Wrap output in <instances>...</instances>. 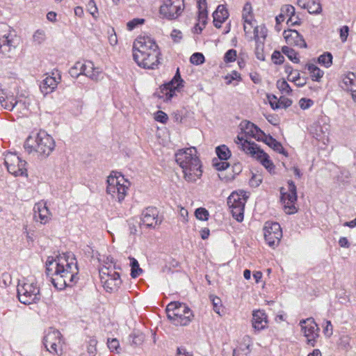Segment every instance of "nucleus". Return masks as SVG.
Wrapping results in <instances>:
<instances>
[{
    "mask_svg": "<svg viewBox=\"0 0 356 356\" xmlns=\"http://www.w3.org/2000/svg\"><path fill=\"white\" fill-rule=\"evenodd\" d=\"M271 58L275 64H282L284 60V56L278 51H275L273 53Z\"/></svg>",
    "mask_w": 356,
    "mask_h": 356,
    "instance_id": "obj_53",
    "label": "nucleus"
},
{
    "mask_svg": "<svg viewBox=\"0 0 356 356\" xmlns=\"http://www.w3.org/2000/svg\"><path fill=\"white\" fill-rule=\"evenodd\" d=\"M318 62L325 67H330L332 63V54L330 52H325L318 58Z\"/></svg>",
    "mask_w": 356,
    "mask_h": 356,
    "instance_id": "obj_38",
    "label": "nucleus"
},
{
    "mask_svg": "<svg viewBox=\"0 0 356 356\" xmlns=\"http://www.w3.org/2000/svg\"><path fill=\"white\" fill-rule=\"evenodd\" d=\"M97 343V341L95 339H90L88 341L87 350L88 354L90 355L91 356H95Z\"/></svg>",
    "mask_w": 356,
    "mask_h": 356,
    "instance_id": "obj_46",
    "label": "nucleus"
},
{
    "mask_svg": "<svg viewBox=\"0 0 356 356\" xmlns=\"http://www.w3.org/2000/svg\"><path fill=\"white\" fill-rule=\"evenodd\" d=\"M349 28L348 26H343L339 29V36L342 42H345L347 40L348 36Z\"/></svg>",
    "mask_w": 356,
    "mask_h": 356,
    "instance_id": "obj_55",
    "label": "nucleus"
},
{
    "mask_svg": "<svg viewBox=\"0 0 356 356\" xmlns=\"http://www.w3.org/2000/svg\"><path fill=\"white\" fill-rule=\"evenodd\" d=\"M99 275L104 288L107 292H115L121 285L120 274L115 271H110L108 267H102L99 270Z\"/></svg>",
    "mask_w": 356,
    "mask_h": 356,
    "instance_id": "obj_12",
    "label": "nucleus"
},
{
    "mask_svg": "<svg viewBox=\"0 0 356 356\" xmlns=\"http://www.w3.org/2000/svg\"><path fill=\"white\" fill-rule=\"evenodd\" d=\"M46 273L56 289L62 290L66 286H72L79 280L76 259L70 253L56 259L49 257L46 262Z\"/></svg>",
    "mask_w": 356,
    "mask_h": 356,
    "instance_id": "obj_1",
    "label": "nucleus"
},
{
    "mask_svg": "<svg viewBox=\"0 0 356 356\" xmlns=\"http://www.w3.org/2000/svg\"><path fill=\"white\" fill-rule=\"evenodd\" d=\"M314 104L313 100L307 98H302L299 101L300 107L303 109H307Z\"/></svg>",
    "mask_w": 356,
    "mask_h": 356,
    "instance_id": "obj_54",
    "label": "nucleus"
},
{
    "mask_svg": "<svg viewBox=\"0 0 356 356\" xmlns=\"http://www.w3.org/2000/svg\"><path fill=\"white\" fill-rule=\"evenodd\" d=\"M144 21L145 20L143 19H139V18H135V19L129 21L127 24L128 30L131 31V30L134 29L138 24H143Z\"/></svg>",
    "mask_w": 356,
    "mask_h": 356,
    "instance_id": "obj_52",
    "label": "nucleus"
},
{
    "mask_svg": "<svg viewBox=\"0 0 356 356\" xmlns=\"http://www.w3.org/2000/svg\"><path fill=\"white\" fill-rule=\"evenodd\" d=\"M20 42L16 31L5 23H0V54L11 57Z\"/></svg>",
    "mask_w": 356,
    "mask_h": 356,
    "instance_id": "obj_5",
    "label": "nucleus"
},
{
    "mask_svg": "<svg viewBox=\"0 0 356 356\" xmlns=\"http://www.w3.org/2000/svg\"><path fill=\"white\" fill-rule=\"evenodd\" d=\"M339 86L343 90L350 92L353 99L356 102V75L354 73L343 74L339 81Z\"/></svg>",
    "mask_w": 356,
    "mask_h": 356,
    "instance_id": "obj_18",
    "label": "nucleus"
},
{
    "mask_svg": "<svg viewBox=\"0 0 356 356\" xmlns=\"http://www.w3.org/2000/svg\"><path fill=\"white\" fill-rule=\"evenodd\" d=\"M190 61L194 65H200L204 62V57L201 53H194L191 56Z\"/></svg>",
    "mask_w": 356,
    "mask_h": 356,
    "instance_id": "obj_44",
    "label": "nucleus"
},
{
    "mask_svg": "<svg viewBox=\"0 0 356 356\" xmlns=\"http://www.w3.org/2000/svg\"><path fill=\"white\" fill-rule=\"evenodd\" d=\"M267 316L263 310L253 311L252 325L256 331H261L267 327Z\"/></svg>",
    "mask_w": 356,
    "mask_h": 356,
    "instance_id": "obj_23",
    "label": "nucleus"
},
{
    "mask_svg": "<svg viewBox=\"0 0 356 356\" xmlns=\"http://www.w3.org/2000/svg\"><path fill=\"white\" fill-rule=\"evenodd\" d=\"M61 334L58 330H49L43 339V343L47 350H49V345L52 343H60Z\"/></svg>",
    "mask_w": 356,
    "mask_h": 356,
    "instance_id": "obj_27",
    "label": "nucleus"
},
{
    "mask_svg": "<svg viewBox=\"0 0 356 356\" xmlns=\"http://www.w3.org/2000/svg\"><path fill=\"white\" fill-rule=\"evenodd\" d=\"M17 291L19 300L24 305L36 303L40 300V289L34 280H19Z\"/></svg>",
    "mask_w": 356,
    "mask_h": 356,
    "instance_id": "obj_8",
    "label": "nucleus"
},
{
    "mask_svg": "<svg viewBox=\"0 0 356 356\" xmlns=\"http://www.w3.org/2000/svg\"><path fill=\"white\" fill-rule=\"evenodd\" d=\"M244 348L239 347L234 349L233 351V356H248L250 352V346H251V339L249 336L243 337Z\"/></svg>",
    "mask_w": 356,
    "mask_h": 356,
    "instance_id": "obj_30",
    "label": "nucleus"
},
{
    "mask_svg": "<svg viewBox=\"0 0 356 356\" xmlns=\"http://www.w3.org/2000/svg\"><path fill=\"white\" fill-rule=\"evenodd\" d=\"M5 165L8 171L17 176H27V170L26 168V162L22 160L21 158L15 153L8 152L5 156Z\"/></svg>",
    "mask_w": 356,
    "mask_h": 356,
    "instance_id": "obj_13",
    "label": "nucleus"
},
{
    "mask_svg": "<svg viewBox=\"0 0 356 356\" xmlns=\"http://www.w3.org/2000/svg\"><path fill=\"white\" fill-rule=\"evenodd\" d=\"M277 88L278 90L283 94L290 95L292 92V89L291 88L289 83L284 79H280L277 81Z\"/></svg>",
    "mask_w": 356,
    "mask_h": 356,
    "instance_id": "obj_39",
    "label": "nucleus"
},
{
    "mask_svg": "<svg viewBox=\"0 0 356 356\" xmlns=\"http://www.w3.org/2000/svg\"><path fill=\"white\" fill-rule=\"evenodd\" d=\"M183 80L181 78L179 69L171 81L165 84L163 88L161 89L160 92L162 95H159V97H164L166 101L170 100L175 95L176 90L180 87H182Z\"/></svg>",
    "mask_w": 356,
    "mask_h": 356,
    "instance_id": "obj_17",
    "label": "nucleus"
},
{
    "mask_svg": "<svg viewBox=\"0 0 356 356\" xmlns=\"http://www.w3.org/2000/svg\"><path fill=\"white\" fill-rule=\"evenodd\" d=\"M108 347L111 351H116L118 353V349L120 348V343L118 339H108Z\"/></svg>",
    "mask_w": 356,
    "mask_h": 356,
    "instance_id": "obj_49",
    "label": "nucleus"
},
{
    "mask_svg": "<svg viewBox=\"0 0 356 356\" xmlns=\"http://www.w3.org/2000/svg\"><path fill=\"white\" fill-rule=\"evenodd\" d=\"M229 13L224 5H219L213 13V24L220 28L222 24L228 18Z\"/></svg>",
    "mask_w": 356,
    "mask_h": 356,
    "instance_id": "obj_25",
    "label": "nucleus"
},
{
    "mask_svg": "<svg viewBox=\"0 0 356 356\" xmlns=\"http://www.w3.org/2000/svg\"><path fill=\"white\" fill-rule=\"evenodd\" d=\"M45 40V33L44 31L38 30L33 35V40L38 44H41Z\"/></svg>",
    "mask_w": 356,
    "mask_h": 356,
    "instance_id": "obj_48",
    "label": "nucleus"
},
{
    "mask_svg": "<svg viewBox=\"0 0 356 356\" xmlns=\"http://www.w3.org/2000/svg\"><path fill=\"white\" fill-rule=\"evenodd\" d=\"M101 71L99 68L95 67L93 72L88 75V77L92 80L97 81L99 79Z\"/></svg>",
    "mask_w": 356,
    "mask_h": 356,
    "instance_id": "obj_61",
    "label": "nucleus"
},
{
    "mask_svg": "<svg viewBox=\"0 0 356 356\" xmlns=\"http://www.w3.org/2000/svg\"><path fill=\"white\" fill-rule=\"evenodd\" d=\"M283 35L288 44L298 46L301 48L307 47V43L303 37L297 31L293 29L284 31Z\"/></svg>",
    "mask_w": 356,
    "mask_h": 356,
    "instance_id": "obj_20",
    "label": "nucleus"
},
{
    "mask_svg": "<svg viewBox=\"0 0 356 356\" xmlns=\"http://www.w3.org/2000/svg\"><path fill=\"white\" fill-rule=\"evenodd\" d=\"M216 154L218 158L220 160L226 161L231 156V152L229 148L225 145H222L216 147Z\"/></svg>",
    "mask_w": 356,
    "mask_h": 356,
    "instance_id": "obj_34",
    "label": "nucleus"
},
{
    "mask_svg": "<svg viewBox=\"0 0 356 356\" xmlns=\"http://www.w3.org/2000/svg\"><path fill=\"white\" fill-rule=\"evenodd\" d=\"M213 165L216 167L217 170H224L229 167V163L226 161L214 163Z\"/></svg>",
    "mask_w": 356,
    "mask_h": 356,
    "instance_id": "obj_59",
    "label": "nucleus"
},
{
    "mask_svg": "<svg viewBox=\"0 0 356 356\" xmlns=\"http://www.w3.org/2000/svg\"><path fill=\"white\" fill-rule=\"evenodd\" d=\"M87 10L90 14L95 19L98 17V9L95 2L93 0H89L87 5Z\"/></svg>",
    "mask_w": 356,
    "mask_h": 356,
    "instance_id": "obj_42",
    "label": "nucleus"
},
{
    "mask_svg": "<svg viewBox=\"0 0 356 356\" xmlns=\"http://www.w3.org/2000/svg\"><path fill=\"white\" fill-rule=\"evenodd\" d=\"M259 141H263L266 145H268L269 147H270L272 149H273L275 151L283 154L285 156L287 155L286 152L284 151V149L283 148L282 144L277 141L275 138H273L270 136H266L265 134V136H264L262 140H259Z\"/></svg>",
    "mask_w": 356,
    "mask_h": 356,
    "instance_id": "obj_29",
    "label": "nucleus"
},
{
    "mask_svg": "<svg viewBox=\"0 0 356 356\" xmlns=\"http://www.w3.org/2000/svg\"><path fill=\"white\" fill-rule=\"evenodd\" d=\"M159 47L149 36L138 37L133 45V57L138 66L154 69L159 63Z\"/></svg>",
    "mask_w": 356,
    "mask_h": 356,
    "instance_id": "obj_2",
    "label": "nucleus"
},
{
    "mask_svg": "<svg viewBox=\"0 0 356 356\" xmlns=\"http://www.w3.org/2000/svg\"><path fill=\"white\" fill-rule=\"evenodd\" d=\"M304 8H307L308 12L312 14L318 13L321 10L320 3L314 0H309L307 3L304 5Z\"/></svg>",
    "mask_w": 356,
    "mask_h": 356,
    "instance_id": "obj_37",
    "label": "nucleus"
},
{
    "mask_svg": "<svg viewBox=\"0 0 356 356\" xmlns=\"http://www.w3.org/2000/svg\"><path fill=\"white\" fill-rule=\"evenodd\" d=\"M172 40L175 42H178L180 41V40L182 38V33L179 30H177V29H174L171 34H170Z\"/></svg>",
    "mask_w": 356,
    "mask_h": 356,
    "instance_id": "obj_58",
    "label": "nucleus"
},
{
    "mask_svg": "<svg viewBox=\"0 0 356 356\" xmlns=\"http://www.w3.org/2000/svg\"><path fill=\"white\" fill-rule=\"evenodd\" d=\"M253 33L252 39L255 41V44L265 43L268 30L264 24L254 26Z\"/></svg>",
    "mask_w": 356,
    "mask_h": 356,
    "instance_id": "obj_28",
    "label": "nucleus"
},
{
    "mask_svg": "<svg viewBox=\"0 0 356 356\" xmlns=\"http://www.w3.org/2000/svg\"><path fill=\"white\" fill-rule=\"evenodd\" d=\"M195 147L181 149L175 154L176 161L182 169L184 179L188 182H195L202 174L200 161L196 155Z\"/></svg>",
    "mask_w": 356,
    "mask_h": 356,
    "instance_id": "obj_3",
    "label": "nucleus"
},
{
    "mask_svg": "<svg viewBox=\"0 0 356 356\" xmlns=\"http://www.w3.org/2000/svg\"><path fill=\"white\" fill-rule=\"evenodd\" d=\"M129 186V182L121 175L119 176L111 175L107 178L106 192L121 202L127 195Z\"/></svg>",
    "mask_w": 356,
    "mask_h": 356,
    "instance_id": "obj_9",
    "label": "nucleus"
},
{
    "mask_svg": "<svg viewBox=\"0 0 356 356\" xmlns=\"http://www.w3.org/2000/svg\"><path fill=\"white\" fill-rule=\"evenodd\" d=\"M142 222L147 227H154L160 223L158 220V211L155 207H148L142 213Z\"/></svg>",
    "mask_w": 356,
    "mask_h": 356,
    "instance_id": "obj_22",
    "label": "nucleus"
},
{
    "mask_svg": "<svg viewBox=\"0 0 356 356\" xmlns=\"http://www.w3.org/2000/svg\"><path fill=\"white\" fill-rule=\"evenodd\" d=\"M264 43L256 44L255 46V55L257 59L260 60H265V55L264 53Z\"/></svg>",
    "mask_w": 356,
    "mask_h": 356,
    "instance_id": "obj_45",
    "label": "nucleus"
},
{
    "mask_svg": "<svg viewBox=\"0 0 356 356\" xmlns=\"http://www.w3.org/2000/svg\"><path fill=\"white\" fill-rule=\"evenodd\" d=\"M210 300L213 304V310L218 314H220L221 307H222V301L220 298L217 296H211Z\"/></svg>",
    "mask_w": 356,
    "mask_h": 356,
    "instance_id": "obj_43",
    "label": "nucleus"
},
{
    "mask_svg": "<svg viewBox=\"0 0 356 356\" xmlns=\"http://www.w3.org/2000/svg\"><path fill=\"white\" fill-rule=\"evenodd\" d=\"M292 104V100L290 99L285 97H281L280 98V108H286L289 107Z\"/></svg>",
    "mask_w": 356,
    "mask_h": 356,
    "instance_id": "obj_57",
    "label": "nucleus"
},
{
    "mask_svg": "<svg viewBox=\"0 0 356 356\" xmlns=\"http://www.w3.org/2000/svg\"><path fill=\"white\" fill-rule=\"evenodd\" d=\"M34 218L38 220L40 219L42 224H46L51 219V213L46 204L39 202L34 206Z\"/></svg>",
    "mask_w": 356,
    "mask_h": 356,
    "instance_id": "obj_24",
    "label": "nucleus"
},
{
    "mask_svg": "<svg viewBox=\"0 0 356 356\" xmlns=\"http://www.w3.org/2000/svg\"><path fill=\"white\" fill-rule=\"evenodd\" d=\"M234 141L243 152L259 160L270 173H274V164L269 159L268 155L261 149L256 143L244 140L240 136H237Z\"/></svg>",
    "mask_w": 356,
    "mask_h": 356,
    "instance_id": "obj_6",
    "label": "nucleus"
},
{
    "mask_svg": "<svg viewBox=\"0 0 356 356\" xmlns=\"http://www.w3.org/2000/svg\"><path fill=\"white\" fill-rule=\"evenodd\" d=\"M243 19L244 22H251L253 20L252 15V8L250 4L246 3L243 10Z\"/></svg>",
    "mask_w": 356,
    "mask_h": 356,
    "instance_id": "obj_40",
    "label": "nucleus"
},
{
    "mask_svg": "<svg viewBox=\"0 0 356 356\" xmlns=\"http://www.w3.org/2000/svg\"><path fill=\"white\" fill-rule=\"evenodd\" d=\"M195 217L200 220H207L209 218V211L202 207L197 208L195 211Z\"/></svg>",
    "mask_w": 356,
    "mask_h": 356,
    "instance_id": "obj_41",
    "label": "nucleus"
},
{
    "mask_svg": "<svg viewBox=\"0 0 356 356\" xmlns=\"http://www.w3.org/2000/svg\"><path fill=\"white\" fill-rule=\"evenodd\" d=\"M323 332L328 337H330L332 334V325L330 321H326V326L323 329Z\"/></svg>",
    "mask_w": 356,
    "mask_h": 356,
    "instance_id": "obj_60",
    "label": "nucleus"
},
{
    "mask_svg": "<svg viewBox=\"0 0 356 356\" xmlns=\"http://www.w3.org/2000/svg\"><path fill=\"white\" fill-rule=\"evenodd\" d=\"M24 147L29 154L35 153L41 158L48 157L55 148L54 138L44 131H40L35 136L26 140Z\"/></svg>",
    "mask_w": 356,
    "mask_h": 356,
    "instance_id": "obj_4",
    "label": "nucleus"
},
{
    "mask_svg": "<svg viewBox=\"0 0 356 356\" xmlns=\"http://www.w3.org/2000/svg\"><path fill=\"white\" fill-rule=\"evenodd\" d=\"M184 7V0H163L159 14L163 19L174 20L181 15Z\"/></svg>",
    "mask_w": 356,
    "mask_h": 356,
    "instance_id": "obj_11",
    "label": "nucleus"
},
{
    "mask_svg": "<svg viewBox=\"0 0 356 356\" xmlns=\"http://www.w3.org/2000/svg\"><path fill=\"white\" fill-rule=\"evenodd\" d=\"M154 119L158 122L165 123L168 118L165 113L161 111H159L156 113Z\"/></svg>",
    "mask_w": 356,
    "mask_h": 356,
    "instance_id": "obj_56",
    "label": "nucleus"
},
{
    "mask_svg": "<svg viewBox=\"0 0 356 356\" xmlns=\"http://www.w3.org/2000/svg\"><path fill=\"white\" fill-rule=\"evenodd\" d=\"M269 104L271 106V108L274 110L280 108L279 104H280V99H277V97L271 95L267 96Z\"/></svg>",
    "mask_w": 356,
    "mask_h": 356,
    "instance_id": "obj_51",
    "label": "nucleus"
},
{
    "mask_svg": "<svg viewBox=\"0 0 356 356\" xmlns=\"http://www.w3.org/2000/svg\"><path fill=\"white\" fill-rule=\"evenodd\" d=\"M58 81L56 79L51 76H47L41 83L40 88L44 95H47L54 91L57 87Z\"/></svg>",
    "mask_w": 356,
    "mask_h": 356,
    "instance_id": "obj_26",
    "label": "nucleus"
},
{
    "mask_svg": "<svg viewBox=\"0 0 356 356\" xmlns=\"http://www.w3.org/2000/svg\"><path fill=\"white\" fill-rule=\"evenodd\" d=\"M177 356H193L190 353L187 352L184 348H178Z\"/></svg>",
    "mask_w": 356,
    "mask_h": 356,
    "instance_id": "obj_64",
    "label": "nucleus"
},
{
    "mask_svg": "<svg viewBox=\"0 0 356 356\" xmlns=\"http://www.w3.org/2000/svg\"><path fill=\"white\" fill-rule=\"evenodd\" d=\"M284 188H281V201L283 203L284 209L287 214H293L297 212L295 206L297 201L296 186L295 184L291 181H289V188L287 192H284Z\"/></svg>",
    "mask_w": 356,
    "mask_h": 356,
    "instance_id": "obj_14",
    "label": "nucleus"
},
{
    "mask_svg": "<svg viewBox=\"0 0 356 356\" xmlns=\"http://www.w3.org/2000/svg\"><path fill=\"white\" fill-rule=\"evenodd\" d=\"M301 331L307 338V344L314 346L316 339L318 337L319 328L314 318H308L300 321Z\"/></svg>",
    "mask_w": 356,
    "mask_h": 356,
    "instance_id": "obj_16",
    "label": "nucleus"
},
{
    "mask_svg": "<svg viewBox=\"0 0 356 356\" xmlns=\"http://www.w3.org/2000/svg\"><path fill=\"white\" fill-rule=\"evenodd\" d=\"M248 196L244 191H234L227 198V204L231 209L233 218L238 222H242L244 217V209Z\"/></svg>",
    "mask_w": 356,
    "mask_h": 356,
    "instance_id": "obj_10",
    "label": "nucleus"
},
{
    "mask_svg": "<svg viewBox=\"0 0 356 356\" xmlns=\"http://www.w3.org/2000/svg\"><path fill=\"white\" fill-rule=\"evenodd\" d=\"M282 51L284 54H285L292 62L295 63H298L300 61L299 58L298 57L296 51L292 48L284 46L282 48Z\"/></svg>",
    "mask_w": 356,
    "mask_h": 356,
    "instance_id": "obj_36",
    "label": "nucleus"
},
{
    "mask_svg": "<svg viewBox=\"0 0 356 356\" xmlns=\"http://www.w3.org/2000/svg\"><path fill=\"white\" fill-rule=\"evenodd\" d=\"M281 12L284 15L289 16V18L287 21L288 24L297 25L299 24L298 22H292V17L295 15V8L291 5H284L281 8Z\"/></svg>",
    "mask_w": 356,
    "mask_h": 356,
    "instance_id": "obj_31",
    "label": "nucleus"
},
{
    "mask_svg": "<svg viewBox=\"0 0 356 356\" xmlns=\"http://www.w3.org/2000/svg\"><path fill=\"white\" fill-rule=\"evenodd\" d=\"M0 104L2 107L9 111H12L15 108L20 109L24 107V108H26L25 102L17 100L13 95H7L4 91L1 90H0Z\"/></svg>",
    "mask_w": 356,
    "mask_h": 356,
    "instance_id": "obj_19",
    "label": "nucleus"
},
{
    "mask_svg": "<svg viewBox=\"0 0 356 356\" xmlns=\"http://www.w3.org/2000/svg\"><path fill=\"white\" fill-rule=\"evenodd\" d=\"M129 259L131 261L130 266L131 267V276L132 278H136L143 273V270L140 268L139 264L135 258L129 257Z\"/></svg>",
    "mask_w": 356,
    "mask_h": 356,
    "instance_id": "obj_35",
    "label": "nucleus"
},
{
    "mask_svg": "<svg viewBox=\"0 0 356 356\" xmlns=\"http://www.w3.org/2000/svg\"><path fill=\"white\" fill-rule=\"evenodd\" d=\"M76 67H80V73H83V74L87 76H88L95 69L94 64L91 61H87L85 63L77 62L76 63Z\"/></svg>",
    "mask_w": 356,
    "mask_h": 356,
    "instance_id": "obj_33",
    "label": "nucleus"
},
{
    "mask_svg": "<svg viewBox=\"0 0 356 356\" xmlns=\"http://www.w3.org/2000/svg\"><path fill=\"white\" fill-rule=\"evenodd\" d=\"M225 79L227 80V84H230L233 80H240L241 75L238 72L234 70L230 74L226 75Z\"/></svg>",
    "mask_w": 356,
    "mask_h": 356,
    "instance_id": "obj_50",
    "label": "nucleus"
},
{
    "mask_svg": "<svg viewBox=\"0 0 356 356\" xmlns=\"http://www.w3.org/2000/svg\"><path fill=\"white\" fill-rule=\"evenodd\" d=\"M179 213L180 216L182 218V220L184 222H186L188 221L187 218L188 214L187 209H186L184 207H181Z\"/></svg>",
    "mask_w": 356,
    "mask_h": 356,
    "instance_id": "obj_62",
    "label": "nucleus"
},
{
    "mask_svg": "<svg viewBox=\"0 0 356 356\" xmlns=\"http://www.w3.org/2000/svg\"><path fill=\"white\" fill-rule=\"evenodd\" d=\"M1 282H3L5 286H7L11 282V277L8 273H4L2 275Z\"/></svg>",
    "mask_w": 356,
    "mask_h": 356,
    "instance_id": "obj_63",
    "label": "nucleus"
},
{
    "mask_svg": "<svg viewBox=\"0 0 356 356\" xmlns=\"http://www.w3.org/2000/svg\"><path fill=\"white\" fill-rule=\"evenodd\" d=\"M168 318L175 325L186 326L192 321L193 314L184 303L172 302L166 307Z\"/></svg>",
    "mask_w": 356,
    "mask_h": 356,
    "instance_id": "obj_7",
    "label": "nucleus"
},
{
    "mask_svg": "<svg viewBox=\"0 0 356 356\" xmlns=\"http://www.w3.org/2000/svg\"><path fill=\"white\" fill-rule=\"evenodd\" d=\"M307 68L309 72L312 79L316 81H319L323 75V72L316 65L312 63L307 64Z\"/></svg>",
    "mask_w": 356,
    "mask_h": 356,
    "instance_id": "obj_32",
    "label": "nucleus"
},
{
    "mask_svg": "<svg viewBox=\"0 0 356 356\" xmlns=\"http://www.w3.org/2000/svg\"><path fill=\"white\" fill-rule=\"evenodd\" d=\"M264 235L265 241L269 246H277L282 237V231L280 224L266 222L264 227Z\"/></svg>",
    "mask_w": 356,
    "mask_h": 356,
    "instance_id": "obj_15",
    "label": "nucleus"
},
{
    "mask_svg": "<svg viewBox=\"0 0 356 356\" xmlns=\"http://www.w3.org/2000/svg\"><path fill=\"white\" fill-rule=\"evenodd\" d=\"M240 126L245 136L252 137L257 140H262L264 136H265L263 131L249 121L242 122Z\"/></svg>",
    "mask_w": 356,
    "mask_h": 356,
    "instance_id": "obj_21",
    "label": "nucleus"
},
{
    "mask_svg": "<svg viewBox=\"0 0 356 356\" xmlns=\"http://www.w3.org/2000/svg\"><path fill=\"white\" fill-rule=\"evenodd\" d=\"M236 51L234 49L228 50L224 57V60L226 63L233 62L236 60Z\"/></svg>",
    "mask_w": 356,
    "mask_h": 356,
    "instance_id": "obj_47",
    "label": "nucleus"
}]
</instances>
